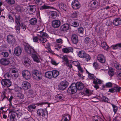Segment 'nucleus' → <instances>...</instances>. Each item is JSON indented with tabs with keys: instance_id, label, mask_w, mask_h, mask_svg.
Listing matches in <instances>:
<instances>
[{
	"instance_id": "21",
	"label": "nucleus",
	"mask_w": 121,
	"mask_h": 121,
	"mask_svg": "<svg viewBox=\"0 0 121 121\" xmlns=\"http://www.w3.org/2000/svg\"><path fill=\"white\" fill-rule=\"evenodd\" d=\"M22 21V19L19 15L15 16V22L17 25H20V22Z\"/></svg>"
},
{
	"instance_id": "57",
	"label": "nucleus",
	"mask_w": 121,
	"mask_h": 121,
	"mask_svg": "<svg viewBox=\"0 0 121 121\" xmlns=\"http://www.w3.org/2000/svg\"><path fill=\"white\" fill-rule=\"evenodd\" d=\"M20 25H17V26H16V31L17 34H19L20 33V29L19 26Z\"/></svg>"
},
{
	"instance_id": "36",
	"label": "nucleus",
	"mask_w": 121,
	"mask_h": 121,
	"mask_svg": "<svg viewBox=\"0 0 121 121\" xmlns=\"http://www.w3.org/2000/svg\"><path fill=\"white\" fill-rule=\"evenodd\" d=\"M62 59V62H64V64H65V63H67L69 62V60L66 55L63 56Z\"/></svg>"
},
{
	"instance_id": "58",
	"label": "nucleus",
	"mask_w": 121,
	"mask_h": 121,
	"mask_svg": "<svg viewBox=\"0 0 121 121\" xmlns=\"http://www.w3.org/2000/svg\"><path fill=\"white\" fill-rule=\"evenodd\" d=\"M78 69L79 70V71L80 73H82L83 72V69L81 67L80 65L78 66Z\"/></svg>"
},
{
	"instance_id": "18",
	"label": "nucleus",
	"mask_w": 121,
	"mask_h": 121,
	"mask_svg": "<svg viewBox=\"0 0 121 121\" xmlns=\"http://www.w3.org/2000/svg\"><path fill=\"white\" fill-rule=\"evenodd\" d=\"M58 6L60 9L63 11H65L67 9L65 5L62 3H59Z\"/></svg>"
},
{
	"instance_id": "23",
	"label": "nucleus",
	"mask_w": 121,
	"mask_h": 121,
	"mask_svg": "<svg viewBox=\"0 0 121 121\" xmlns=\"http://www.w3.org/2000/svg\"><path fill=\"white\" fill-rule=\"evenodd\" d=\"M120 89L121 88L120 87H118V86H117L116 87L109 89L108 91L111 93H114L116 92L119 91Z\"/></svg>"
},
{
	"instance_id": "20",
	"label": "nucleus",
	"mask_w": 121,
	"mask_h": 121,
	"mask_svg": "<svg viewBox=\"0 0 121 121\" xmlns=\"http://www.w3.org/2000/svg\"><path fill=\"white\" fill-rule=\"evenodd\" d=\"M71 40L73 43L74 44L77 43L78 42V39L77 36L75 34L72 35Z\"/></svg>"
},
{
	"instance_id": "26",
	"label": "nucleus",
	"mask_w": 121,
	"mask_h": 121,
	"mask_svg": "<svg viewBox=\"0 0 121 121\" xmlns=\"http://www.w3.org/2000/svg\"><path fill=\"white\" fill-rule=\"evenodd\" d=\"M28 7L29 10L32 13H34L36 11V6L35 5H29Z\"/></svg>"
},
{
	"instance_id": "35",
	"label": "nucleus",
	"mask_w": 121,
	"mask_h": 121,
	"mask_svg": "<svg viewBox=\"0 0 121 121\" xmlns=\"http://www.w3.org/2000/svg\"><path fill=\"white\" fill-rule=\"evenodd\" d=\"M102 47L105 50H107L109 48V46L107 45V43L103 42L101 43Z\"/></svg>"
},
{
	"instance_id": "33",
	"label": "nucleus",
	"mask_w": 121,
	"mask_h": 121,
	"mask_svg": "<svg viewBox=\"0 0 121 121\" xmlns=\"http://www.w3.org/2000/svg\"><path fill=\"white\" fill-rule=\"evenodd\" d=\"M70 25L71 26L75 27H78L79 26V23L78 22L74 21L71 23Z\"/></svg>"
},
{
	"instance_id": "31",
	"label": "nucleus",
	"mask_w": 121,
	"mask_h": 121,
	"mask_svg": "<svg viewBox=\"0 0 121 121\" xmlns=\"http://www.w3.org/2000/svg\"><path fill=\"white\" fill-rule=\"evenodd\" d=\"M55 9L52 7L45 5H44L41 6V7L39 8V9L40 10H42L43 9Z\"/></svg>"
},
{
	"instance_id": "55",
	"label": "nucleus",
	"mask_w": 121,
	"mask_h": 121,
	"mask_svg": "<svg viewBox=\"0 0 121 121\" xmlns=\"http://www.w3.org/2000/svg\"><path fill=\"white\" fill-rule=\"evenodd\" d=\"M20 26H21V27L23 30L24 31L26 29V26L24 24L21 23L20 24Z\"/></svg>"
},
{
	"instance_id": "45",
	"label": "nucleus",
	"mask_w": 121,
	"mask_h": 121,
	"mask_svg": "<svg viewBox=\"0 0 121 121\" xmlns=\"http://www.w3.org/2000/svg\"><path fill=\"white\" fill-rule=\"evenodd\" d=\"M84 56L83 58H85L86 61H88L90 60L91 57L89 55L86 53Z\"/></svg>"
},
{
	"instance_id": "50",
	"label": "nucleus",
	"mask_w": 121,
	"mask_h": 121,
	"mask_svg": "<svg viewBox=\"0 0 121 121\" xmlns=\"http://www.w3.org/2000/svg\"><path fill=\"white\" fill-rule=\"evenodd\" d=\"M112 105L113 107V108L114 112V113H115L117 112V111L118 109V108L117 106L115 105L112 104Z\"/></svg>"
},
{
	"instance_id": "53",
	"label": "nucleus",
	"mask_w": 121,
	"mask_h": 121,
	"mask_svg": "<svg viewBox=\"0 0 121 121\" xmlns=\"http://www.w3.org/2000/svg\"><path fill=\"white\" fill-rule=\"evenodd\" d=\"M78 32L79 33H82L84 31V29L83 28L81 27L78 29Z\"/></svg>"
},
{
	"instance_id": "43",
	"label": "nucleus",
	"mask_w": 121,
	"mask_h": 121,
	"mask_svg": "<svg viewBox=\"0 0 121 121\" xmlns=\"http://www.w3.org/2000/svg\"><path fill=\"white\" fill-rule=\"evenodd\" d=\"M108 74L111 77H112L113 76L114 74V72L113 70L112 69H109L108 71Z\"/></svg>"
},
{
	"instance_id": "4",
	"label": "nucleus",
	"mask_w": 121,
	"mask_h": 121,
	"mask_svg": "<svg viewBox=\"0 0 121 121\" xmlns=\"http://www.w3.org/2000/svg\"><path fill=\"white\" fill-rule=\"evenodd\" d=\"M32 74L37 80L41 79L42 78V74L41 73L37 70H35L32 71Z\"/></svg>"
},
{
	"instance_id": "49",
	"label": "nucleus",
	"mask_w": 121,
	"mask_h": 121,
	"mask_svg": "<svg viewBox=\"0 0 121 121\" xmlns=\"http://www.w3.org/2000/svg\"><path fill=\"white\" fill-rule=\"evenodd\" d=\"M33 39L34 42H38V41L39 42V37L38 36V37L37 36H34Z\"/></svg>"
},
{
	"instance_id": "47",
	"label": "nucleus",
	"mask_w": 121,
	"mask_h": 121,
	"mask_svg": "<svg viewBox=\"0 0 121 121\" xmlns=\"http://www.w3.org/2000/svg\"><path fill=\"white\" fill-rule=\"evenodd\" d=\"M17 97L18 98L22 99L24 98V95L21 93H18L17 94Z\"/></svg>"
},
{
	"instance_id": "10",
	"label": "nucleus",
	"mask_w": 121,
	"mask_h": 121,
	"mask_svg": "<svg viewBox=\"0 0 121 121\" xmlns=\"http://www.w3.org/2000/svg\"><path fill=\"white\" fill-rule=\"evenodd\" d=\"M68 85V83L67 81H62L58 85L59 89L60 90H63L67 87Z\"/></svg>"
},
{
	"instance_id": "11",
	"label": "nucleus",
	"mask_w": 121,
	"mask_h": 121,
	"mask_svg": "<svg viewBox=\"0 0 121 121\" xmlns=\"http://www.w3.org/2000/svg\"><path fill=\"white\" fill-rule=\"evenodd\" d=\"M72 6L73 9H79L80 7V4L78 0L73 1L72 3Z\"/></svg>"
},
{
	"instance_id": "16",
	"label": "nucleus",
	"mask_w": 121,
	"mask_h": 121,
	"mask_svg": "<svg viewBox=\"0 0 121 121\" xmlns=\"http://www.w3.org/2000/svg\"><path fill=\"white\" fill-rule=\"evenodd\" d=\"M22 86L23 88L25 90H27L30 87V83L27 81L23 82L22 83Z\"/></svg>"
},
{
	"instance_id": "48",
	"label": "nucleus",
	"mask_w": 121,
	"mask_h": 121,
	"mask_svg": "<svg viewBox=\"0 0 121 121\" xmlns=\"http://www.w3.org/2000/svg\"><path fill=\"white\" fill-rule=\"evenodd\" d=\"M7 3L10 4H14L15 2L14 0H6Z\"/></svg>"
},
{
	"instance_id": "3",
	"label": "nucleus",
	"mask_w": 121,
	"mask_h": 121,
	"mask_svg": "<svg viewBox=\"0 0 121 121\" xmlns=\"http://www.w3.org/2000/svg\"><path fill=\"white\" fill-rule=\"evenodd\" d=\"M7 40L8 43L11 46H13L16 43L15 39L12 35H9L7 36Z\"/></svg>"
},
{
	"instance_id": "64",
	"label": "nucleus",
	"mask_w": 121,
	"mask_h": 121,
	"mask_svg": "<svg viewBox=\"0 0 121 121\" xmlns=\"http://www.w3.org/2000/svg\"><path fill=\"white\" fill-rule=\"evenodd\" d=\"M92 43L94 46L95 47L97 45V42L95 40H92Z\"/></svg>"
},
{
	"instance_id": "9",
	"label": "nucleus",
	"mask_w": 121,
	"mask_h": 121,
	"mask_svg": "<svg viewBox=\"0 0 121 121\" xmlns=\"http://www.w3.org/2000/svg\"><path fill=\"white\" fill-rule=\"evenodd\" d=\"M37 114L38 116L40 117H44L45 116L47 115L48 112L47 111H44L42 109H40L38 110Z\"/></svg>"
},
{
	"instance_id": "30",
	"label": "nucleus",
	"mask_w": 121,
	"mask_h": 121,
	"mask_svg": "<svg viewBox=\"0 0 121 121\" xmlns=\"http://www.w3.org/2000/svg\"><path fill=\"white\" fill-rule=\"evenodd\" d=\"M29 23L32 25H35L37 23V19L35 18H32L29 21Z\"/></svg>"
},
{
	"instance_id": "5",
	"label": "nucleus",
	"mask_w": 121,
	"mask_h": 121,
	"mask_svg": "<svg viewBox=\"0 0 121 121\" xmlns=\"http://www.w3.org/2000/svg\"><path fill=\"white\" fill-rule=\"evenodd\" d=\"M77 89L76 83H72L68 89L67 91L69 93L73 94V92H76Z\"/></svg>"
},
{
	"instance_id": "62",
	"label": "nucleus",
	"mask_w": 121,
	"mask_h": 121,
	"mask_svg": "<svg viewBox=\"0 0 121 121\" xmlns=\"http://www.w3.org/2000/svg\"><path fill=\"white\" fill-rule=\"evenodd\" d=\"M93 65L95 69H96L97 68L98 65L97 63L95 62L93 64Z\"/></svg>"
},
{
	"instance_id": "40",
	"label": "nucleus",
	"mask_w": 121,
	"mask_h": 121,
	"mask_svg": "<svg viewBox=\"0 0 121 121\" xmlns=\"http://www.w3.org/2000/svg\"><path fill=\"white\" fill-rule=\"evenodd\" d=\"M35 108L36 106L34 105H30L28 107V110L30 112H31L33 109H35Z\"/></svg>"
},
{
	"instance_id": "13",
	"label": "nucleus",
	"mask_w": 121,
	"mask_h": 121,
	"mask_svg": "<svg viewBox=\"0 0 121 121\" xmlns=\"http://www.w3.org/2000/svg\"><path fill=\"white\" fill-rule=\"evenodd\" d=\"M70 28V26L68 24H65L63 25L60 26V31L64 32H67V30H69Z\"/></svg>"
},
{
	"instance_id": "22",
	"label": "nucleus",
	"mask_w": 121,
	"mask_h": 121,
	"mask_svg": "<svg viewBox=\"0 0 121 121\" xmlns=\"http://www.w3.org/2000/svg\"><path fill=\"white\" fill-rule=\"evenodd\" d=\"M73 49L72 47H70L68 48H65L62 49V51L65 53H68L71 52H73Z\"/></svg>"
},
{
	"instance_id": "38",
	"label": "nucleus",
	"mask_w": 121,
	"mask_h": 121,
	"mask_svg": "<svg viewBox=\"0 0 121 121\" xmlns=\"http://www.w3.org/2000/svg\"><path fill=\"white\" fill-rule=\"evenodd\" d=\"M52 72L53 78L56 77L59 74L58 71L57 70H53L52 71Z\"/></svg>"
},
{
	"instance_id": "7",
	"label": "nucleus",
	"mask_w": 121,
	"mask_h": 121,
	"mask_svg": "<svg viewBox=\"0 0 121 121\" xmlns=\"http://www.w3.org/2000/svg\"><path fill=\"white\" fill-rule=\"evenodd\" d=\"M1 83L2 86L7 87H10L11 84L10 80L7 79L2 80L1 81Z\"/></svg>"
},
{
	"instance_id": "19",
	"label": "nucleus",
	"mask_w": 121,
	"mask_h": 121,
	"mask_svg": "<svg viewBox=\"0 0 121 121\" xmlns=\"http://www.w3.org/2000/svg\"><path fill=\"white\" fill-rule=\"evenodd\" d=\"M113 23L115 26H119L121 24V19L118 18H115L113 21Z\"/></svg>"
},
{
	"instance_id": "2",
	"label": "nucleus",
	"mask_w": 121,
	"mask_h": 121,
	"mask_svg": "<svg viewBox=\"0 0 121 121\" xmlns=\"http://www.w3.org/2000/svg\"><path fill=\"white\" fill-rule=\"evenodd\" d=\"M12 113L11 115L10 116V118L11 121H15V117L17 115L18 117H21L22 114L21 112L17 110L15 111H11Z\"/></svg>"
},
{
	"instance_id": "37",
	"label": "nucleus",
	"mask_w": 121,
	"mask_h": 121,
	"mask_svg": "<svg viewBox=\"0 0 121 121\" xmlns=\"http://www.w3.org/2000/svg\"><path fill=\"white\" fill-rule=\"evenodd\" d=\"M30 60L27 58H26L24 62V65L25 66L28 67L30 65Z\"/></svg>"
},
{
	"instance_id": "42",
	"label": "nucleus",
	"mask_w": 121,
	"mask_h": 121,
	"mask_svg": "<svg viewBox=\"0 0 121 121\" xmlns=\"http://www.w3.org/2000/svg\"><path fill=\"white\" fill-rule=\"evenodd\" d=\"M7 16L9 18V22H14L13 18L11 15L10 14H8Z\"/></svg>"
},
{
	"instance_id": "54",
	"label": "nucleus",
	"mask_w": 121,
	"mask_h": 121,
	"mask_svg": "<svg viewBox=\"0 0 121 121\" xmlns=\"http://www.w3.org/2000/svg\"><path fill=\"white\" fill-rule=\"evenodd\" d=\"M16 9L19 12L21 11L22 10V8L20 6H17L16 8Z\"/></svg>"
},
{
	"instance_id": "1",
	"label": "nucleus",
	"mask_w": 121,
	"mask_h": 121,
	"mask_svg": "<svg viewBox=\"0 0 121 121\" xmlns=\"http://www.w3.org/2000/svg\"><path fill=\"white\" fill-rule=\"evenodd\" d=\"M37 35L39 37V41L38 43H43L46 42L47 40L46 38L44 37H45L47 38H49V35L45 32H43L42 30L39 32V34H37Z\"/></svg>"
},
{
	"instance_id": "41",
	"label": "nucleus",
	"mask_w": 121,
	"mask_h": 121,
	"mask_svg": "<svg viewBox=\"0 0 121 121\" xmlns=\"http://www.w3.org/2000/svg\"><path fill=\"white\" fill-rule=\"evenodd\" d=\"M89 74L88 75L89 78L91 79H92L93 81L95 80L96 78L94 76L93 74H91L90 73H88Z\"/></svg>"
},
{
	"instance_id": "56",
	"label": "nucleus",
	"mask_w": 121,
	"mask_h": 121,
	"mask_svg": "<svg viewBox=\"0 0 121 121\" xmlns=\"http://www.w3.org/2000/svg\"><path fill=\"white\" fill-rule=\"evenodd\" d=\"M56 43H60V44H62L63 43V40L61 39H56Z\"/></svg>"
},
{
	"instance_id": "8",
	"label": "nucleus",
	"mask_w": 121,
	"mask_h": 121,
	"mask_svg": "<svg viewBox=\"0 0 121 121\" xmlns=\"http://www.w3.org/2000/svg\"><path fill=\"white\" fill-rule=\"evenodd\" d=\"M22 74L23 77L26 80L30 79V72L27 70H23Z\"/></svg>"
},
{
	"instance_id": "32",
	"label": "nucleus",
	"mask_w": 121,
	"mask_h": 121,
	"mask_svg": "<svg viewBox=\"0 0 121 121\" xmlns=\"http://www.w3.org/2000/svg\"><path fill=\"white\" fill-rule=\"evenodd\" d=\"M35 92L32 90H29L28 91V97H33L35 95Z\"/></svg>"
},
{
	"instance_id": "29",
	"label": "nucleus",
	"mask_w": 121,
	"mask_h": 121,
	"mask_svg": "<svg viewBox=\"0 0 121 121\" xmlns=\"http://www.w3.org/2000/svg\"><path fill=\"white\" fill-rule=\"evenodd\" d=\"M86 53L84 51L81 50L79 52L78 55L79 57L83 58Z\"/></svg>"
},
{
	"instance_id": "14",
	"label": "nucleus",
	"mask_w": 121,
	"mask_h": 121,
	"mask_svg": "<svg viewBox=\"0 0 121 121\" xmlns=\"http://www.w3.org/2000/svg\"><path fill=\"white\" fill-rule=\"evenodd\" d=\"M61 22L59 20H54L52 22V25L53 27L57 28L59 27L60 25Z\"/></svg>"
},
{
	"instance_id": "15",
	"label": "nucleus",
	"mask_w": 121,
	"mask_h": 121,
	"mask_svg": "<svg viewBox=\"0 0 121 121\" xmlns=\"http://www.w3.org/2000/svg\"><path fill=\"white\" fill-rule=\"evenodd\" d=\"M0 64L2 65L6 66L9 65L10 62L9 59L7 58H3L0 60Z\"/></svg>"
},
{
	"instance_id": "51",
	"label": "nucleus",
	"mask_w": 121,
	"mask_h": 121,
	"mask_svg": "<svg viewBox=\"0 0 121 121\" xmlns=\"http://www.w3.org/2000/svg\"><path fill=\"white\" fill-rule=\"evenodd\" d=\"M114 66L117 70H121V66L120 65L118 64H115Z\"/></svg>"
},
{
	"instance_id": "27",
	"label": "nucleus",
	"mask_w": 121,
	"mask_h": 121,
	"mask_svg": "<svg viewBox=\"0 0 121 121\" xmlns=\"http://www.w3.org/2000/svg\"><path fill=\"white\" fill-rule=\"evenodd\" d=\"M37 53V52L35 53H33L31 54V56L32 57L34 61H35L37 63L39 62V60L38 58V56L36 55V54Z\"/></svg>"
},
{
	"instance_id": "12",
	"label": "nucleus",
	"mask_w": 121,
	"mask_h": 121,
	"mask_svg": "<svg viewBox=\"0 0 121 121\" xmlns=\"http://www.w3.org/2000/svg\"><path fill=\"white\" fill-rule=\"evenodd\" d=\"M97 60L101 63H104L106 61L105 57L103 54H99L97 56Z\"/></svg>"
},
{
	"instance_id": "63",
	"label": "nucleus",
	"mask_w": 121,
	"mask_h": 121,
	"mask_svg": "<svg viewBox=\"0 0 121 121\" xmlns=\"http://www.w3.org/2000/svg\"><path fill=\"white\" fill-rule=\"evenodd\" d=\"M71 16L73 18H76L77 16V13L76 12H74L71 15Z\"/></svg>"
},
{
	"instance_id": "34",
	"label": "nucleus",
	"mask_w": 121,
	"mask_h": 121,
	"mask_svg": "<svg viewBox=\"0 0 121 121\" xmlns=\"http://www.w3.org/2000/svg\"><path fill=\"white\" fill-rule=\"evenodd\" d=\"M69 115L66 114L63 116L61 121H69Z\"/></svg>"
},
{
	"instance_id": "28",
	"label": "nucleus",
	"mask_w": 121,
	"mask_h": 121,
	"mask_svg": "<svg viewBox=\"0 0 121 121\" xmlns=\"http://www.w3.org/2000/svg\"><path fill=\"white\" fill-rule=\"evenodd\" d=\"M52 71H48L46 72L45 73V77L49 78H52L53 77Z\"/></svg>"
},
{
	"instance_id": "6",
	"label": "nucleus",
	"mask_w": 121,
	"mask_h": 121,
	"mask_svg": "<svg viewBox=\"0 0 121 121\" xmlns=\"http://www.w3.org/2000/svg\"><path fill=\"white\" fill-rule=\"evenodd\" d=\"M24 48L26 52L30 55L33 53L36 52L34 49L29 45H26L25 47Z\"/></svg>"
},
{
	"instance_id": "44",
	"label": "nucleus",
	"mask_w": 121,
	"mask_h": 121,
	"mask_svg": "<svg viewBox=\"0 0 121 121\" xmlns=\"http://www.w3.org/2000/svg\"><path fill=\"white\" fill-rule=\"evenodd\" d=\"M102 83L101 80L96 78L95 80L93 81V83L95 84H101Z\"/></svg>"
},
{
	"instance_id": "39",
	"label": "nucleus",
	"mask_w": 121,
	"mask_h": 121,
	"mask_svg": "<svg viewBox=\"0 0 121 121\" xmlns=\"http://www.w3.org/2000/svg\"><path fill=\"white\" fill-rule=\"evenodd\" d=\"M63 95H61L58 94L56 95L55 97V99L57 100V102L59 101L61 99H62Z\"/></svg>"
},
{
	"instance_id": "60",
	"label": "nucleus",
	"mask_w": 121,
	"mask_h": 121,
	"mask_svg": "<svg viewBox=\"0 0 121 121\" xmlns=\"http://www.w3.org/2000/svg\"><path fill=\"white\" fill-rule=\"evenodd\" d=\"M112 84L111 82H108L106 84V86L107 87H110L112 86Z\"/></svg>"
},
{
	"instance_id": "59",
	"label": "nucleus",
	"mask_w": 121,
	"mask_h": 121,
	"mask_svg": "<svg viewBox=\"0 0 121 121\" xmlns=\"http://www.w3.org/2000/svg\"><path fill=\"white\" fill-rule=\"evenodd\" d=\"M90 39L88 37H86L85 38L84 40L85 42L86 43H89L90 41Z\"/></svg>"
},
{
	"instance_id": "52",
	"label": "nucleus",
	"mask_w": 121,
	"mask_h": 121,
	"mask_svg": "<svg viewBox=\"0 0 121 121\" xmlns=\"http://www.w3.org/2000/svg\"><path fill=\"white\" fill-rule=\"evenodd\" d=\"M1 54L3 55L4 57H7L9 56V54L8 53L5 52H2Z\"/></svg>"
},
{
	"instance_id": "17",
	"label": "nucleus",
	"mask_w": 121,
	"mask_h": 121,
	"mask_svg": "<svg viewBox=\"0 0 121 121\" xmlns=\"http://www.w3.org/2000/svg\"><path fill=\"white\" fill-rule=\"evenodd\" d=\"M22 52V48L18 46L15 48L14 51V53L17 56L20 55L21 54Z\"/></svg>"
},
{
	"instance_id": "46",
	"label": "nucleus",
	"mask_w": 121,
	"mask_h": 121,
	"mask_svg": "<svg viewBox=\"0 0 121 121\" xmlns=\"http://www.w3.org/2000/svg\"><path fill=\"white\" fill-rule=\"evenodd\" d=\"M101 100L103 101L109 103L108 99L104 96H103L101 98Z\"/></svg>"
},
{
	"instance_id": "24",
	"label": "nucleus",
	"mask_w": 121,
	"mask_h": 121,
	"mask_svg": "<svg viewBox=\"0 0 121 121\" xmlns=\"http://www.w3.org/2000/svg\"><path fill=\"white\" fill-rule=\"evenodd\" d=\"M76 84L78 90H82L84 88V85L82 83L78 82Z\"/></svg>"
},
{
	"instance_id": "25",
	"label": "nucleus",
	"mask_w": 121,
	"mask_h": 121,
	"mask_svg": "<svg viewBox=\"0 0 121 121\" xmlns=\"http://www.w3.org/2000/svg\"><path fill=\"white\" fill-rule=\"evenodd\" d=\"M49 15L51 18L55 19L57 17L58 14L57 12L55 11H52L50 12Z\"/></svg>"
},
{
	"instance_id": "61",
	"label": "nucleus",
	"mask_w": 121,
	"mask_h": 121,
	"mask_svg": "<svg viewBox=\"0 0 121 121\" xmlns=\"http://www.w3.org/2000/svg\"><path fill=\"white\" fill-rule=\"evenodd\" d=\"M65 65L67 67H69L70 69H71L72 67V66L71 64H70L69 63V62L67 63H65Z\"/></svg>"
}]
</instances>
